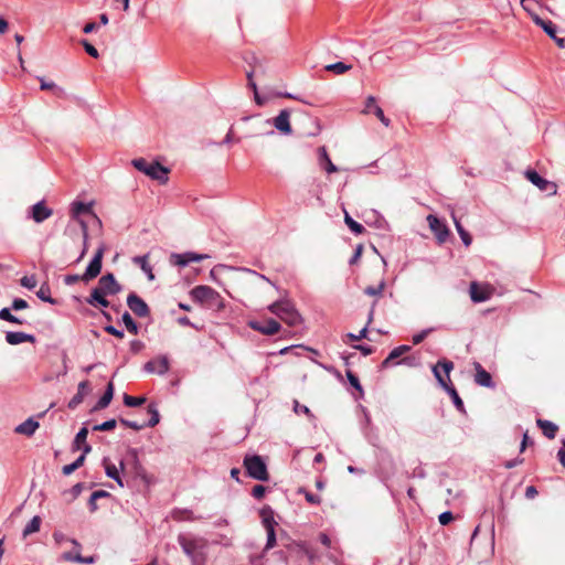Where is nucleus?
<instances>
[{"label": "nucleus", "instance_id": "nucleus-30", "mask_svg": "<svg viewBox=\"0 0 565 565\" xmlns=\"http://www.w3.org/2000/svg\"><path fill=\"white\" fill-rule=\"evenodd\" d=\"M40 88L42 90H52L56 97L63 98L66 96L64 88L57 86L54 82H46L43 77H39Z\"/></svg>", "mask_w": 565, "mask_h": 565}, {"label": "nucleus", "instance_id": "nucleus-36", "mask_svg": "<svg viewBox=\"0 0 565 565\" xmlns=\"http://www.w3.org/2000/svg\"><path fill=\"white\" fill-rule=\"evenodd\" d=\"M105 472H106V476L108 478H111L113 480H115L119 487L122 488L125 486L124 476H120L119 470L117 469V467L115 465L107 463L105 466Z\"/></svg>", "mask_w": 565, "mask_h": 565}, {"label": "nucleus", "instance_id": "nucleus-53", "mask_svg": "<svg viewBox=\"0 0 565 565\" xmlns=\"http://www.w3.org/2000/svg\"><path fill=\"white\" fill-rule=\"evenodd\" d=\"M81 43H82L85 52L89 56H92L94 58H97L99 56L98 51L96 50V47L94 45H92L87 40H83Z\"/></svg>", "mask_w": 565, "mask_h": 565}, {"label": "nucleus", "instance_id": "nucleus-17", "mask_svg": "<svg viewBox=\"0 0 565 565\" xmlns=\"http://www.w3.org/2000/svg\"><path fill=\"white\" fill-rule=\"evenodd\" d=\"M535 23L540 25L545 33L553 39L559 47H565V38L557 36V26L551 20H543L540 17H535Z\"/></svg>", "mask_w": 565, "mask_h": 565}, {"label": "nucleus", "instance_id": "nucleus-22", "mask_svg": "<svg viewBox=\"0 0 565 565\" xmlns=\"http://www.w3.org/2000/svg\"><path fill=\"white\" fill-rule=\"evenodd\" d=\"M108 295L97 286L90 292V296L86 299V302L94 307H103L107 308L109 306V301L107 300Z\"/></svg>", "mask_w": 565, "mask_h": 565}, {"label": "nucleus", "instance_id": "nucleus-37", "mask_svg": "<svg viewBox=\"0 0 565 565\" xmlns=\"http://www.w3.org/2000/svg\"><path fill=\"white\" fill-rule=\"evenodd\" d=\"M36 296L39 299H41L44 302L55 305L57 301L56 299L52 298L51 296V288L47 282H43L40 287V289L36 291Z\"/></svg>", "mask_w": 565, "mask_h": 565}, {"label": "nucleus", "instance_id": "nucleus-26", "mask_svg": "<svg viewBox=\"0 0 565 565\" xmlns=\"http://www.w3.org/2000/svg\"><path fill=\"white\" fill-rule=\"evenodd\" d=\"M536 424L542 429V433L545 437H547L548 439L555 438L556 433L558 430L557 425H555L554 423H552L550 420L541 419V418H539L536 420Z\"/></svg>", "mask_w": 565, "mask_h": 565}, {"label": "nucleus", "instance_id": "nucleus-56", "mask_svg": "<svg viewBox=\"0 0 565 565\" xmlns=\"http://www.w3.org/2000/svg\"><path fill=\"white\" fill-rule=\"evenodd\" d=\"M433 329H425V330H422L420 332L416 333L413 335V343L416 345V344H419L422 343L425 338L431 332Z\"/></svg>", "mask_w": 565, "mask_h": 565}, {"label": "nucleus", "instance_id": "nucleus-64", "mask_svg": "<svg viewBox=\"0 0 565 565\" xmlns=\"http://www.w3.org/2000/svg\"><path fill=\"white\" fill-rule=\"evenodd\" d=\"M355 350H359L364 356H367L374 352V348L365 344L353 345Z\"/></svg>", "mask_w": 565, "mask_h": 565}, {"label": "nucleus", "instance_id": "nucleus-18", "mask_svg": "<svg viewBox=\"0 0 565 565\" xmlns=\"http://www.w3.org/2000/svg\"><path fill=\"white\" fill-rule=\"evenodd\" d=\"M274 127L282 135H290L292 132L290 125V110L282 109L273 118Z\"/></svg>", "mask_w": 565, "mask_h": 565}, {"label": "nucleus", "instance_id": "nucleus-38", "mask_svg": "<svg viewBox=\"0 0 565 565\" xmlns=\"http://www.w3.org/2000/svg\"><path fill=\"white\" fill-rule=\"evenodd\" d=\"M42 520L39 515L33 516L30 522L25 525L23 529V537H26L33 533H36L40 531Z\"/></svg>", "mask_w": 565, "mask_h": 565}, {"label": "nucleus", "instance_id": "nucleus-54", "mask_svg": "<svg viewBox=\"0 0 565 565\" xmlns=\"http://www.w3.org/2000/svg\"><path fill=\"white\" fill-rule=\"evenodd\" d=\"M20 282H21V286H23L28 289H33L36 286V278L34 275L24 276L21 278Z\"/></svg>", "mask_w": 565, "mask_h": 565}, {"label": "nucleus", "instance_id": "nucleus-55", "mask_svg": "<svg viewBox=\"0 0 565 565\" xmlns=\"http://www.w3.org/2000/svg\"><path fill=\"white\" fill-rule=\"evenodd\" d=\"M266 491H267V487H265L263 484H256V486H254V488L252 490V495L255 499L260 500L264 498Z\"/></svg>", "mask_w": 565, "mask_h": 565}, {"label": "nucleus", "instance_id": "nucleus-57", "mask_svg": "<svg viewBox=\"0 0 565 565\" xmlns=\"http://www.w3.org/2000/svg\"><path fill=\"white\" fill-rule=\"evenodd\" d=\"M294 411L296 414L312 416L311 411L306 405H301L297 399L294 401Z\"/></svg>", "mask_w": 565, "mask_h": 565}, {"label": "nucleus", "instance_id": "nucleus-6", "mask_svg": "<svg viewBox=\"0 0 565 565\" xmlns=\"http://www.w3.org/2000/svg\"><path fill=\"white\" fill-rule=\"evenodd\" d=\"M247 475L258 481H268L267 465L258 455H246L243 461Z\"/></svg>", "mask_w": 565, "mask_h": 565}, {"label": "nucleus", "instance_id": "nucleus-24", "mask_svg": "<svg viewBox=\"0 0 565 565\" xmlns=\"http://www.w3.org/2000/svg\"><path fill=\"white\" fill-rule=\"evenodd\" d=\"M114 390L115 388H114L113 382H109L106 386L104 394L102 395V397L97 401V403L93 407V411H100V409L106 408L110 404V402L114 397Z\"/></svg>", "mask_w": 565, "mask_h": 565}, {"label": "nucleus", "instance_id": "nucleus-9", "mask_svg": "<svg viewBox=\"0 0 565 565\" xmlns=\"http://www.w3.org/2000/svg\"><path fill=\"white\" fill-rule=\"evenodd\" d=\"M454 370V362L447 359H441L433 366V373L438 384L445 390L451 384L449 379L450 372Z\"/></svg>", "mask_w": 565, "mask_h": 565}, {"label": "nucleus", "instance_id": "nucleus-52", "mask_svg": "<svg viewBox=\"0 0 565 565\" xmlns=\"http://www.w3.org/2000/svg\"><path fill=\"white\" fill-rule=\"evenodd\" d=\"M119 423L124 425L125 427L131 428L136 431H139L143 428H146L145 422H138V420H130L126 418H119Z\"/></svg>", "mask_w": 565, "mask_h": 565}, {"label": "nucleus", "instance_id": "nucleus-5", "mask_svg": "<svg viewBox=\"0 0 565 565\" xmlns=\"http://www.w3.org/2000/svg\"><path fill=\"white\" fill-rule=\"evenodd\" d=\"M269 311L290 327L301 324L302 318L289 300H278L268 307Z\"/></svg>", "mask_w": 565, "mask_h": 565}, {"label": "nucleus", "instance_id": "nucleus-31", "mask_svg": "<svg viewBox=\"0 0 565 565\" xmlns=\"http://www.w3.org/2000/svg\"><path fill=\"white\" fill-rule=\"evenodd\" d=\"M470 297L473 302H483L489 299V294L480 288L477 282H471Z\"/></svg>", "mask_w": 565, "mask_h": 565}, {"label": "nucleus", "instance_id": "nucleus-40", "mask_svg": "<svg viewBox=\"0 0 565 565\" xmlns=\"http://www.w3.org/2000/svg\"><path fill=\"white\" fill-rule=\"evenodd\" d=\"M110 497V493L105 491V490H97V491H94L90 497H89V500H88V509L90 512H95L98 507H97V503H96V499H102V498H108Z\"/></svg>", "mask_w": 565, "mask_h": 565}, {"label": "nucleus", "instance_id": "nucleus-20", "mask_svg": "<svg viewBox=\"0 0 565 565\" xmlns=\"http://www.w3.org/2000/svg\"><path fill=\"white\" fill-rule=\"evenodd\" d=\"M363 113L371 114L373 113L376 118L385 126L388 127L391 124V120L384 115L383 109L376 105V99L373 96H369L365 102V107Z\"/></svg>", "mask_w": 565, "mask_h": 565}, {"label": "nucleus", "instance_id": "nucleus-25", "mask_svg": "<svg viewBox=\"0 0 565 565\" xmlns=\"http://www.w3.org/2000/svg\"><path fill=\"white\" fill-rule=\"evenodd\" d=\"M262 523L266 531H275L277 522L274 518V511L270 507H264L260 510Z\"/></svg>", "mask_w": 565, "mask_h": 565}, {"label": "nucleus", "instance_id": "nucleus-50", "mask_svg": "<svg viewBox=\"0 0 565 565\" xmlns=\"http://www.w3.org/2000/svg\"><path fill=\"white\" fill-rule=\"evenodd\" d=\"M385 289V280L382 279L377 286H367L364 294L367 296H381Z\"/></svg>", "mask_w": 565, "mask_h": 565}, {"label": "nucleus", "instance_id": "nucleus-32", "mask_svg": "<svg viewBox=\"0 0 565 565\" xmlns=\"http://www.w3.org/2000/svg\"><path fill=\"white\" fill-rule=\"evenodd\" d=\"M319 153H320V163L322 166V168L328 172V173H334L338 171V167L335 164L332 163L327 150L324 147H320L319 148Z\"/></svg>", "mask_w": 565, "mask_h": 565}, {"label": "nucleus", "instance_id": "nucleus-28", "mask_svg": "<svg viewBox=\"0 0 565 565\" xmlns=\"http://www.w3.org/2000/svg\"><path fill=\"white\" fill-rule=\"evenodd\" d=\"M132 262L140 267V269L147 275L149 280L154 279V275L152 273V267L150 266L148 262V254L135 256L132 258Z\"/></svg>", "mask_w": 565, "mask_h": 565}, {"label": "nucleus", "instance_id": "nucleus-1", "mask_svg": "<svg viewBox=\"0 0 565 565\" xmlns=\"http://www.w3.org/2000/svg\"><path fill=\"white\" fill-rule=\"evenodd\" d=\"M178 543L190 558L191 565H209L210 543L206 539L181 533L178 535Z\"/></svg>", "mask_w": 565, "mask_h": 565}, {"label": "nucleus", "instance_id": "nucleus-8", "mask_svg": "<svg viewBox=\"0 0 565 565\" xmlns=\"http://www.w3.org/2000/svg\"><path fill=\"white\" fill-rule=\"evenodd\" d=\"M411 349L412 348L409 345H406V344H403V345L394 348L390 352V354L383 360V362L381 363V367L382 369H387V367H391V366L397 365V364H405L407 366H414L415 365V358H413V356H405L402 360L396 361L403 354H405L408 351H411Z\"/></svg>", "mask_w": 565, "mask_h": 565}, {"label": "nucleus", "instance_id": "nucleus-16", "mask_svg": "<svg viewBox=\"0 0 565 565\" xmlns=\"http://www.w3.org/2000/svg\"><path fill=\"white\" fill-rule=\"evenodd\" d=\"M170 364L169 359L166 355H161L157 359L148 361L143 365V370L148 373H157L163 375L169 371Z\"/></svg>", "mask_w": 565, "mask_h": 565}, {"label": "nucleus", "instance_id": "nucleus-29", "mask_svg": "<svg viewBox=\"0 0 565 565\" xmlns=\"http://www.w3.org/2000/svg\"><path fill=\"white\" fill-rule=\"evenodd\" d=\"M146 411H147V414L150 416V418L148 420H143L146 428L157 426L160 422V414H159L157 404L153 402L149 403Z\"/></svg>", "mask_w": 565, "mask_h": 565}, {"label": "nucleus", "instance_id": "nucleus-11", "mask_svg": "<svg viewBox=\"0 0 565 565\" xmlns=\"http://www.w3.org/2000/svg\"><path fill=\"white\" fill-rule=\"evenodd\" d=\"M210 256L207 254H198L194 252H185L182 254L172 253L169 257V262L173 266L178 267H185L190 263L193 262H201L205 258H209Z\"/></svg>", "mask_w": 565, "mask_h": 565}, {"label": "nucleus", "instance_id": "nucleus-39", "mask_svg": "<svg viewBox=\"0 0 565 565\" xmlns=\"http://www.w3.org/2000/svg\"><path fill=\"white\" fill-rule=\"evenodd\" d=\"M345 375H347V379L349 381V383L352 385V387H354L358 392V396H355L356 399H360V398H363L364 396V391H363V387L360 383V380L359 377L351 371V370H348L345 372Z\"/></svg>", "mask_w": 565, "mask_h": 565}, {"label": "nucleus", "instance_id": "nucleus-59", "mask_svg": "<svg viewBox=\"0 0 565 565\" xmlns=\"http://www.w3.org/2000/svg\"><path fill=\"white\" fill-rule=\"evenodd\" d=\"M266 533H267V542L265 545V551H268L276 545V532L275 531H266Z\"/></svg>", "mask_w": 565, "mask_h": 565}, {"label": "nucleus", "instance_id": "nucleus-33", "mask_svg": "<svg viewBox=\"0 0 565 565\" xmlns=\"http://www.w3.org/2000/svg\"><path fill=\"white\" fill-rule=\"evenodd\" d=\"M527 180L536 185L540 190H546L548 181L541 177L535 170H527L525 173Z\"/></svg>", "mask_w": 565, "mask_h": 565}, {"label": "nucleus", "instance_id": "nucleus-60", "mask_svg": "<svg viewBox=\"0 0 565 565\" xmlns=\"http://www.w3.org/2000/svg\"><path fill=\"white\" fill-rule=\"evenodd\" d=\"M104 330H105L107 333H109V334H111V335H114V337H116V338H118V339H122V338L125 337V333H124V331H122V330H119V329L115 328V327H114V326H111V324L106 326V327L104 328Z\"/></svg>", "mask_w": 565, "mask_h": 565}, {"label": "nucleus", "instance_id": "nucleus-47", "mask_svg": "<svg viewBox=\"0 0 565 565\" xmlns=\"http://www.w3.org/2000/svg\"><path fill=\"white\" fill-rule=\"evenodd\" d=\"M299 494H303L306 501L312 505H319L321 503V498L318 494H315L308 491L306 488L301 487L297 491Z\"/></svg>", "mask_w": 565, "mask_h": 565}, {"label": "nucleus", "instance_id": "nucleus-7", "mask_svg": "<svg viewBox=\"0 0 565 565\" xmlns=\"http://www.w3.org/2000/svg\"><path fill=\"white\" fill-rule=\"evenodd\" d=\"M191 298L199 303H210L216 305L218 307L222 306V297L221 295L210 286L200 285L195 286L190 291Z\"/></svg>", "mask_w": 565, "mask_h": 565}, {"label": "nucleus", "instance_id": "nucleus-51", "mask_svg": "<svg viewBox=\"0 0 565 565\" xmlns=\"http://www.w3.org/2000/svg\"><path fill=\"white\" fill-rule=\"evenodd\" d=\"M117 420L115 418L108 419L102 424H97L93 427L94 431H109L115 429Z\"/></svg>", "mask_w": 565, "mask_h": 565}, {"label": "nucleus", "instance_id": "nucleus-4", "mask_svg": "<svg viewBox=\"0 0 565 565\" xmlns=\"http://www.w3.org/2000/svg\"><path fill=\"white\" fill-rule=\"evenodd\" d=\"M131 164L138 171L158 181L160 184H166L169 181L170 170L158 161L149 162L145 158H136L131 161Z\"/></svg>", "mask_w": 565, "mask_h": 565}, {"label": "nucleus", "instance_id": "nucleus-2", "mask_svg": "<svg viewBox=\"0 0 565 565\" xmlns=\"http://www.w3.org/2000/svg\"><path fill=\"white\" fill-rule=\"evenodd\" d=\"M124 477L131 478L132 481L140 480L145 486L151 483V476L139 460V451L136 448H129L125 458L119 462Z\"/></svg>", "mask_w": 565, "mask_h": 565}, {"label": "nucleus", "instance_id": "nucleus-42", "mask_svg": "<svg viewBox=\"0 0 565 565\" xmlns=\"http://www.w3.org/2000/svg\"><path fill=\"white\" fill-rule=\"evenodd\" d=\"M344 222L352 233L361 235L365 232V227L359 222L354 221L348 213L344 215Z\"/></svg>", "mask_w": 565, "mask_h": 565}, {"label": "nucleus", "instance_id": "nucleus-23", "mask_svg": "<svg viewBox=\"0 0 565 565\" xmlns=\"http://www.w3.org/2000/svg\"><path fill=\"white\" fill-rule=\"evenodd\" d=\"M6 341L11 345H18L23 342L35 343L36 338L33 334L24 332L8 331L6 332Z\"/></svg>", "mask_w": 565, "mask_h": 565}, {"label": "nucleus", "instance_id": "nucleus-3", "mask_svg": "<svg viewBox=\"0 0 565 565\" xmlns=\"http://www.w3.org/2000/svg\"><path fill=\"white\" fill-rule=\"evenodd\" d=\"M105 250H106L105 244H100L99 247L97 248V250L95 252L94 257L87 265L85 273L82 276L76 275V274L66 275L64 277V282L66 285L71 286V285L78 282L79 280L88 282L89 280L96 278L100 274V270H102L103 257H104Z\"/></svg>", "mask_w": 565, "mask_h": 565}, {"label": "nucleus", "instance_id": "nucleus-49", "mask_svg": "<svg viewBox=\"0 0 565 565\" xmlns=\"http://www.w3.org/2000/svg\"><path fill=\"white\" fill-rule=\"evenodd\" d=\"M456 230L466 246H469L472 242L471 235L463 228L459 221H455Z\"/></svg>", "mask_w": 565, "mask_h": 565}, {"label": "nucleus", "instance_id": "nucleus-45", "mask_svg": "<svg viewBox=\"0 0 565 565\" xmlns=\"http://www.w3.org/2000/svg\"><path fill=\"white\" fill-rule=\"evenodd\" d=\"M146 397L143 396H131V395H128V394H124V404L127 406V407H139L141 405H143L146 403Z\"/></svg>", "mask_w": 565, "mask_h": 565}, {"label": "nucleus", "instance_id": "nucleus-19", "mask_svg": "<svg viewBox=\"0 0 565 565\" xmlns=\"http://www.w3.org/2000/svg\"><path fill=\"white\" fill-rule=\"evenodd\" d=\"M475 367V382L483 387L493 388L495 383L492 380L491 374L483 369V366L479 362H473Z\"/></svg>", "mask_w": 565, "mask_h": 565}, {"label": "nucleus", "instance_id": "nucleus-62", "mask_svg": "<svg viewBox=\"0 0 565 565\" xmlns=\"http://www.w3.org/2000/svg\"><path fill=\"white\" fill-rule=\"evenodd\" d=\"M367 335V326H365L359 333H348L347 337L351 340V341H359L361 339H364L366 338Z\"/></svg>", "mask_w": 565, "mask_h": 565}, {"label": "nucleus", "instance_id": "nucleus-46", "mask_svg": "<svg viewBox=\"0 0 565 565\" xmlns=\"http://www.w3.org/2000/svg\"><path fill=\"white\" fill-rule=\"evenodd\" d=\"M63 558L71 562L82 563V564H89L94 562V558L90 557H83L81 554H73L72 552H65L63 554Z\"/></svg>", "mask_w": 565, "mask_h": 565}, {"label": "nucleus", "instance_id": "nucleus-58", "mask_svg": "<svg viewBox=\"0 0 565 565\" xmlns=\"http://www.w3.org/2000/svg\"><path fill=\"white\" fill-rule=\"evenodd\" d=\"M28 307V302L22 298H15L11 303V309L15 311L26 309Z\"/></svg>", "mask_w": 565, "mask_h": 565}, {"label": "nucleus", "instance_id": "nucleus-61", "mask_svg": "<svg viewBox=\"0 0 565 565\" xmlns=\"http://www.w3.org/2000/svg\"><path fill=\"white\" fill-rule=\"evenodd\" d=\"M438 520L441 525H447L454 520V514L450 511H445L439 514Z\"/></svg>", "mask_w": 565, "mask_h": 565}, {"label": "nucleus", "instance_id": "nucleus-13", "mask_svg": "<svg viewBox=\"0 0 565 565\" xmlns=\"http://www.w3.org/2000/svg\"><path fill=\"white\" fill-rule=\"evenodd\" d=\"M427 222L429 224V228L436 235L438 242L444 243L449 235V230L445 222H443L436 215L433 214H429L427 216Z\"/></svg>", "mask_w": 565, "mask_h": 565}, {"label": "nucleus", "instance_id": "nucleus-14", "mask_svg": "<svg viewBox=\"0 0 565 565\" xmlns=\"http://www.w3.org/2000/svg\"><path fill=\"white\" fill-rule=\"evenodd\" d=\"M53 215V210L46 206L44 201H40L30 207L29 216L35 223H42Z\"/></svg>", "mask_w": 565, "mask_h": 565}, {"label": "nucleus", "instance_id": "nucleus-41", "mask_svg": "<svg viewBox=\"0 0 565 565\" xmlns=\"http://www.w3.org/2000/svg\"><path fill=\"white\" fill-rule=\"evenodd\" d=\"M121 321L124 322L128 332L132 334H137L139 332V327L137 322L132 319L128 311H125L121 316Z\"/></svg>", "mask_w": 565, "mask_h": 565}, {"label": "nucleus", "instance_id": "nucleus-21", "mask_svg": "<svg viewBox=\"0 0 565 565\" xmlns=\"http://www.w3.org/2000/svg\"><path fill=\"white\" fill-rule=\"evenodd\" d=\"M90 392V383L88 380H84L78 383L77 393L70 399L67 407L75 409L79 404L83 403L85 396Z\"/></svg>", "mask_w": 565, "mask_h": 565}, {"label": "nucleus", "instance_id": "nucleus-34", "mask_svg": "<svg viewBox=\"0 0 565 565\" xmlns=\"http://www.w3.org/2000/svg\"><path fill=\"white\" fill-rule=\"evenodd\" d=\"M458 412L466 413L465 405L452 383L445 388Z\"/></svg>", "mask_w": 565, "mask_h": 565}, {"label": "nucleus", "instance_id": "nucleus-43", "mask_svg": "<svg viewBox=\"0 0 565 565\" xmlns=\"http://www.w3.org/2000/svg\"><path fill=\"white\" fill-rule=\"evenodd\" d=\"M90 211V205L81 201H76L72 203L71 213L73 217H77L81 214L88 213Z\"/></svg>", "mask_w": 565, "mask_h": 565}, {"label": "nucleus", "instance_id": "nucleus-27", "mask_svg": "<svg viewBox=\"0 0 565 565\" xmlns=\"http://www.w3.org/2000/svg\"><path fill=\"white\" fill-rule=\"evenodd\" d=\"M39 427V423L33 418H28L22 424L18 425L15 428V433L32 436Z\"/></svg>", "mask_w": 565, "mask_h": 565}, {"label": "nucleus", "instance_id": "nucleus-44", "mask_svg": "<svg viewBox=\"0 0 565 565\" xmlns=\"http://www.w3.org/2000/svg\"><path fill=\"white\" fill-rule=\"evenodd\" d=\"M172 518L175 521H184V520L193 521L194 520L193 512L188 509H174L172 511Z\"/></svg>", "mask_w": 565, "mask_h": 565}, {"label": "nucleus", "instance_id": "nucleus-15", "mask_svg": "<svg viewBox=\"0 0 565 565\" xmlns=\"http://www.w3.org/2000/svg\"><path fill=\"white\" fill-rule=\"evenodd\" d=\"M98 286L108 295L114 296L121 291V285L116 280L114 274L107 273L98 280Z\"/></svg>", "mask_w": 565, "mask_h": 565}, {"label": "nucleus", "instance_id": "nucleus-63", "mask_svg": "<svg viewBox=\"0 0 565 565\" xmlns=\"http://www.w3.org/2000/svg\"><path fill=\"white\" fill-rule=\"evenodd\" d=\"M145 348V343L140 340H132L130 341V351L134 353V354H137L139 353L140 351H142Z\"/></svg>", "mask_w": 565, "mask_h": 565}, {"label": "nucleus", "instance_id": "nucleus-48", "mask_svg": "<svg viewBox=\"0 0 565 565\" xmlns=\"http://www.w3.org/2000/svg\"><path fill=\"white\" fill-rule=\"evenodd\" d=\"M351 68V65H348L343 62H337V63H333V64H329L326 66V70L328 72H333L338 75L340 74H344L347 71H349Z\"/></svg>", "mask_w": 565, "mask_h": 565}, {"label": "nucleus", "instance_id": "nucleus-35", "mask_svg": "<svg viewBox=\"0 0 565 565\" xmlns=\"http://www.w3.org/2000/svg\"><path fill=\"white\" fill-rule=\"evenodd\" d=\"M87 435H88V429L86 427H82L77 431V434L74 438L73 445H72L73 451H76L79 449L83 450V446H85V444H87V441H86Z\"/></svg>", "mask_w": 565, "mask_h": 565}, {"label": "nucleus", "instance_id": "nucleus-10", "mask_svg": "<svg viewBox=\"0 0 565 565\" xmlns=\"http://www.w3.org/2000/svg\"><path fill=\"white\" fill-rule=\"evenodd\" d=\"M248 326L250 329L265 335H274L278 333L281 328L280 323L273 318L266 320H250Z\"/></svg>", "mask_w": 565, "mask_h": 565}, {"label": "nucleus", "instance_id": "nucleus-12", "mask_svg": "<svg viewBox=\"0 0 565 565\" xmlns=\"http://www.w3.org/2000/svg\"><path fill=\"white\" fill-rule=\"evenodd\" d=\"M127 306L139 318H145L150 315L149 306L136 292H130L128 295Z\"/></svg>", "mask_w": 565, "mask_h": 565}]
</instances>
